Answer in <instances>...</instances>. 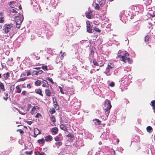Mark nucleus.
<instances>
[{"label": "nucleus", "instance_id": "1", "mask_svg": "<svg viewBox=\"0 0 155 155\" xmlns=\"http://www.w3.org/2000/svg\"><path fill=\"white\" fill-rule=\"evenodd\" d=\"M116 58H119L120 60L124 63H127V61L130 64L132 62V61L130 59L129 54L126 51L120 50Z\"/></svg>", "mask_w": 155, "mask_h": 155}, {"label": "nucleus", "instance_id": "2", "mask_svg": "<svg viewBox=\"0 0 155 155\" xmlns=\"http://www.w3.org/2000/svg\"><path fill=\"white\" fill-rule=\"evenodd\" d=\"M105 107L106 108L104 109L105 110V114L107 117H108L110 112V109L111 108V105L110 100L106 99L104 102Z\"/></svg>", "mask_w": 155, "mask_h": 155}, {"label": "nucleus", "instance_id": "3", "mask_svg": "<svg viewBox=\"0 0 155 155\" xmlns=\"http://www.w3.org/2000/svg\"><path fill=\"white\" fill-rule=\"evenodd\" d=\"M24 19L23 15H20L19 16H16L15 17V21L16 23L21 24Z\"/></svg>", "mask_w": 155, "mask_h": 155}, {"label": "nucleus", "instance_id": "4", "mask_svg": "<svg viewBox=\"0 0 155 155\" xmlns=\"http://www.w3.org/2000/svg\"><path fill=\"white\" fill-rule=\"evenodd\" d=\"M4 27L5 28H4V30L5 33H8L11 29V27L9 24H5L4 25Z\"/></svg>", "mask_w": 155, "mask_h": 155}, {"label": "nucleus", "instance_id": "5", "mask_svg": "<svg viewBox=\"0 0 155 155\" xmlns=\"http://www.w3.org/2000/svg\"><path fill=\"white\" fill-rule=\"evenodd\" d=\"M87 31L89 33H92V29L89 22H87Z\"/></svg>", "mask_w": 155, "mask_h": 155}, {"label": "nucleus", "instance_id": "6", "mask_svg": "<svg viewBox=\"0 0 155 155\" xmlns=\"http://www.w3.org/2000/svg\"><path fill=\"white\" fill-rule=\"evenodd\" d=\"M45 93L46 95L48 97L51 96V92L49 89L47 88L45 89Z\"/></svg>", "mask_w": 155, "mask_h": 155}, {"label": "nucleus", "instance_id": "7", "mask_svg": "<svg viewBox=\"0 0 155 155\" xmlns=\"http://www.w3.org/2000/svg\"><path fill=\"white\" fill-rule=\"evenodd\" d=\"M92 11H90L89 12L86 14V17L88 19H91L92 18Z\"/></svg>", "mask_w": 155, "mask_h": 155}, {"label": "nucleus", "instance_id": "8", "mask_svg": "<svg viewBox=\"0 0 155 155\" xmlns=\"http://www.w3.org/2000/svg\"><path fill=\"white\" fill-rule=\"evenodd\" d=\"M60 128L61 129L64 131H68L67 127L64 125L61 124L60 126Z\"/></svg>", "mask_w": 155, "mask_h": 155}, {"label": "nucleus", "instance_id": "9", "mask_svg": "<svg viewBox=\"0 0 155 155\" xmlns=\"http://www.w3.org/2000/svg\"><path fill=\"white\" fill-rule=\"evenodd\" d=\"M35 93L37 94H39L41 96L43 97V94L42 93V91L40 88L36 90L35 91Z\"/></svg>", "mask_w": 155, "mask_h": 155}, {"label": "nucleus", "instance_id": "10", "mask_svg": "<svg viewBox=\"0 0 155 155\" xmlns=\"http://www.w3.org/2000/svg\"><path fill=\"white\" fill-rule=\"evenodd\" d=\"M40 109L39 107L38 106H34L32 108L30 112V113L31 114L33 115L34 114V111L35 110H39Z\"/></svg>", "mask_w": 155, "mask_h": 155}, {"label": "nucleus", "instance_id": "11", "mask_svg": "<svg viewBox=\"0 0 155 155\" xmlns=\"http://www.w3.org/2000/svg\"><path fill=\"white\" fill-rule=\"evenodd\" d=\"M42 87H49V84H48V82L46 81L45 80H44L42 81Z\"/></svg>", "mask_w": 155, "mask_h": 155}, {"label": "nucleus", "instance_id": "12", "mask_svg": "<svg viewBox=\"0 0 155 155\" xmlns=\"http://www.w3.org/2000/svg\"><path fill=\"white\" fill-rule=\"evenodd\" d=\"M45 140L46 141H51L53 140L52 137L50 135H48L45 137Z\"/></svg>", "mask_w": 155, "mask_h": 155}, {"label": "nucleus", "instance_id": "13", "mask_svg": "<svg viewBox=\"0 0 155 155\" xmlns=\"http://www.w3.org/2000/svg\"><path fill=\"white\" fill-rule=\"evenodd\" d=\"M3 76L4 79L5 80H7L8 79V78L10 77V74L9 72H8L4 74H3Z\"/></svg>", "mask_w": 155, "mask_h": 155}, {"label": "nucleus", "instance_id": "14", "mask_svg": "<svg viewBox=\"0 0 155 155\" xmlns=\"http://www.w3.org/2000/svg\"><path fill=\"white\" fill-rule=\"evenodd\" d=\"M58 131V128L57 127H54L51 129V131L55 134H57Z\"/></svg>", "mask_w": 155, "mask_h": 155}, {"label": "nucleus", "instance_id": "15", "mask_svg": "<svg viewBox=\"0 0 155 155\" xmlns=\"http://www.w3.org/2000/svg\"><path fill=\"white\" fill-rule=\"evenodd\" d=\"M107 67L109 69H112L114 68V65L113 63H109L107 64Z\"/></svg>", "mask_w": 155, "mask_h": 155}, {"label": "nucleus", "instance_id": "16", "mask_svg": "<svg viewBox=\"0 0 155 155\" xmlns=\"http://www.w3.org/2000/svg\"><path fill=\"white\" fill-rule=\"evenodd\" d=\"M0 90H2L3 91H5L4 85L0 81Z\"/></svg>", "mask_w": 155, "mask_h": 155}, {"label": "nucleus", "instance_id": "17", "mask_svg": "<svg viewBox=\"0 0 155 155\" xmlns=\"http://www.w3.org/2000/svg\"><path fill=\"white\" fill-rule=\"evenodd\" d=\"M35 84L36 86H39L41 84V81L39 80H37L35 82Z\"/></svg>", "mask_w": 155, "mask_h": 155}, {"label": "nucleus", "instance_id": "18", "mask_svg": "<svg viewBox=\"0 0 155 155\" xmlns=\"http://www.w3.org/2000/svg\"><path fill=\"white\" fill-rule=\"evenodd\" d=\"M110 69L107 68L106 69V71L105 72V74L108 76H109L111 75V73L110 72Z\"/></svg>", "mask_w": 155, "mask_h": 155}, {"label": "nucleus", "instance_id": "19", "mask_svg": "<svg viewBox=\"0 0 155 155\" xmlns=\"http://www.w3.org/2000/svg\"><path fill=\"white\" fill-rule=\"evenodd\" d=\"M37 142L39 144H43L45 143V139L44 138H42L41 139H39L38 140Z\"/></svg>", "mask_w": 155, "mask_h": 155}, {"label": "nucleus", "instance_id": "20", "mask_svg": "<svg viewBox=\"0 0 155 155\" xmlns=\"http://www.w3.org/2000/svg\"><path fill=\"white\" fill-rule=\"evenodd\" d=\"M147 130L148 132L149 133H151L153 131V129L152 127L150 126H148L147 127Z\"/></svg>", "mask_w": 155, "mask_h": 155}, {"label": "nucleus", "instance_id": "21", "mask_svg": "<svg viewBox=\"0 0 155 155\" xmlns=\"http://www.w3.org/2000/svg\"><path fill=\"white\" fill-rule=\"evenodd\" d=\"M42 65L41 68L45 71H47L48 70L47 68V65H44V64H41Z\"/></svg>", "mask_w": 155, "mask_h": 155}, {"label": "nucleus", "instance_id": "22", "mask_svg": "<svg viewBox=\"0 0 155 155\" xmlns=\"http://www.w3.org/2000/svg\"><path fill=\"white\" fill-rule=\"evenodd\" d=\"M100 5L102 7L105 4V1L104 0H101L99 2Z\"/></svg>", "mask_w": 155, "mask_h": 155}, {"label": "nucleus", "instance_id": "23", "mask_svg": "<svg viewBox=\"0 0 155 155\" xmlns=\"http://www.w3.org/2000/svg\"><path fill=\"white\" fill-rule=\"evenodd\" d=\"M53 104L54 107L56 109L58 110L59 109V107L58 105V104L57 102L53 103Z\"/></svg>", "mask_w": 155, "mask_h": 155}, {"label": "nucleus", "instance_id": "24", "mask_svg": "<svg viewBox=\"0 0 155 155\" xmlns=\"http://www.w3.org/2000/svg\"><path fill=\"white\" fill-rule=\"evenodd\" d=\"M150 38V36L149 35H147L145 36L144 38V41L147 42L149 41V40Z\"/></svg>", "mask_w": 155, "mask_h": 155}, {"label": "nucleus", "instance_id": "25", "mask_svg": "<svg viewBox=\"0 0 155 155\" xmlns=\"http://www.w3.org/2000/svg\"><path fill=\"white\" fill-rule=\"evenodd\" d=\"M34 72H35V74L36 75L41 74L43 72V71L41 70H39V71H34Z\"/></svg>", "mask_w": 155, "mask_h": 155}, {"label": "nucleus", "instance_id": "26", "mask_svg": "<svg viewBox=\"0 0 155 155\" xmlns=\"http://www.w3.org/2000/svg\"><path fill=\"white\" fill-rule=\"evenodd\" d=\"M16 89L17 90V92L18 93H20L21 92V90L20 88L18 86H17L16 87Z\"/></svg>", "mask_w": 155, "mask_h": 155}, {"label": "nucleus", "instance_id": "27", "mask_svg": "<svg viewBox=\"0 0 155 155\" xmlns=\"http://www.w3.org/2000/svg\"><path fill=\"white\" fill-rule=\"evenodd\" d=\"M95 120L96 121V122L98 123L97 124L98 125H101V121L100 120L96 118L93 120V121H94Z\"/></svg>", "mask_w": 155, "mask_h": 155}, {"label": "nucleus", "instance_id": "28", "mask_svg": "<svg viewBox=\"0 0 155 155\" xmlns=\"http://www.w3.org/2000/svg\"><path fill=\"white\" fill-rule=\"evenodd\" d=\"M93 63L96 66H99V64L97 63V61H96V59H94L93 60Z\"/></svg>", "mask_w": 155, "mask_h": 155}, {"label": "nucleus", "instance_id": "29", "mask_svg": "<svg viewBox=\"0 0 155 155\" xmlns=\"http://www.w3.org/2000/svg\"><path fill=\"white\" fill-rule=\"evenodd\" d=\"M27 78L26 77H24L20 78L18 80V81L20 82L25 81L27 79Z\"/></svg>", "mask_w": 155, "mask_h": 155}, {"label": "nucleus", "instance_id": "30", "mask_svg": "<svg viewBox=\"0 0 155 155\" xmlns=\"http://www.w3.org/2000/svg\"><path fill=\"white\" fill-rule=\"evenodd\" d=\"M94 8L96 10H99L100 8V6L98 4L95 3V4Z\"/></svg>", "mask_w": 155, "mask_h": 155}, {"label": "nucleus", "instance_id": "31", "mask_svg": "<svg viewBox=\"0 0 155 155\" xmlns=\"http://www.w3.org/2000/svg\"><path fill=\"white\" fill-rule=\"evenodd\" d=\"M50 120L51 121L53 122V123H54L56 121L55 118L54 116H53L51 117Z\"/></svg>", "mask_w": 155, "mask_h": 155}, {"label": "nucleus", "instance_id": "32", "mask_svg": "<svg viewBox=\"0 0 155 155\" xmlns=\"http://www.w3.org/2000/svg\"><path fill=\"white\" fill-rule=\"evenodd\" d=\"M94 29L97 32L99 33L101 31L100 29H99L98 28H97L96 27H95L94 28Z\"/></svg>", "mask_w": 155, "mask_h": 155}, {"label": "nucleus", "instance_id": "33", "mask_svg": "<svg viewBox=\"0 0 155 155\" xmlns=\"http://www.w3.org/2000/svg\"><path fill=\"white\" fill-rule=\"evenodd\" d=\"M62 142L61 141H59L58 142H56L55 143V144L57 146H61L62 145Z\"/></svg>", "mask_w": 155, "mask_h": 155}, {"label": "nucleus", "instance_id": "34", "mask_svg": "<svg viewBox=\"0 0 155 155\" xmlns=\"http://www.w3.org/2000/svg\"><path fill=\"white\" fill-rule=\"evenodd\" d=\"M46 79L50 81L52 84H53L54 82H53L52 79L49 77L47 78Z\"/></svg>", "mask_w": 155, "mask_h": 155}, {"label": "nucleus", "instance_id": "35", "mask_svg": "<svg viewBox=\"0 0 155 155\" xmlns=\"http://www.w3.org/2000/svg\"><path fill=\"white\" fill-rule=\"evenodd\" d=\"M50 112L51 114H52L55 112V110L54 108L50 110Z\"/></svg>", "mask_w": 155, "mask_h": 155}, {"label": "nucleus", "instance_id": "36", "mask_svg": "<svg viewBox=\"0 0 155 155\" xmlns=\"http://www.w3.org/2000/svg\"><path fill=\"white\" fill-rule=\"evenodd\" d=\"M66 55V54L65 52H64L62 54H61L60 57L61 59V60H63L64 58V56H65Z\"/></svg>", "mask_w": 155, "mask_h": 155}, {"label": "nucleus", "instance_id": "37", "mask_svg": "<svg viewBox=\"0 0 155 155\" xmlns=\"http://www.w3.org/2000/svg\"><path fill=\"white\" fill-rule=\"evenodd\" d=\"M39 132H41L40 130L38 129L37 128H35L34 130V133L37 134Z\"/></svg>", "mask_w": 155, "mask_h": 155}, {"label": "nucleus", "instance_id": "38", "mask_svg": "<svg viewBox=\"0 0 155 155\" xmlns=\"http://www.w3.org/2000/svg\"><path fill=\"white\" fill-rule=\"evenodd\" d=\"M67 137H70L71 138H73L74 137V136L73 134L71 133L69 134L68 135L66 136Z\"/></svg>", "mask_w": 155, "mask_h": 155}, {"label": "nucleus", "instance_id": "39", "mask_svg": "<svg viewBox=\"0 0 155 155\" xmlns=\"http://www.w3.org/2000/svg\"><path fill=\"white\" fill-rule=\"evenodd\" d=\"M58 87H59V89H60L61 93L62 94H64V93L63 90L62 88L61 87L59 86H58Z\"/></svg>", "mask_w": 155, "mask_h": 155}, {"label": "nucleus", "instance_id": "40", "mask_svg": "<svg viewBox=\"0 0 155 155\" xmlns=\"http://www.w3.org/2000/svg\"><path fill=\"white\" fill-rule=\"evenodd\" d=\"M27 105L28 106L27 110L28 111L30 110L31 106V105L30 104H28Z\"/></svg>", "mask_w": 155, "mask_h": 155}, {"label": "nucleus", "instance_id": "41", "mask_svg": "<svg viewBox=\"0 0 155 155\" xmlns=\"http://www.w3.org/2000/svg\"><path fill=\"white\" fill-rule=\"evenodd\" d=\"M13 3H15V2L14 1L12 2H10L9 3V5L12 8H13L14 7V5H12V4Z\"/></svg>", "mask_w": 155, "mask_h": 155}, {"label": "nucleus", "instance_id": "42", "mask_svg": "<svg viewBox=\"0 0 155 155\" xmlns=\"http://www.w3.org/2000/svg\"><path fill=\"white\" fill-rule=\"evenodd\" d=\"M109 86L111 87H114L115 86V84L114 82H112L110 84Z\"/></svg>", "mask_w": 155, "mask_h": 155}, {"label": "nucleus", "instance_id": "43", "mask_svg": "<svg viewBox=\"0 0 155 155\" xmlns=\"http://www.w3.org/2000/svg\"><path fill=\"white\" fill-rule=\"evenodd\" d=\"M54 139L56 141H59L60 140V137H59L56 136L55 137Z\"/></svg>", "mask_w": 155, "mask_h": 155}, {"label": "nucleus", "instance_id": "44", "mask_svg": "<svg viewBox=\"0 0 155 155\" xmlns=\"http://www.w3.org/2000/svg\"><path fill=\"white\" fill-rule=\"evenodd\" d=\"M4 18L3 17H1L0 18V23H2L4 22V21L3 20Z\"/></svg>", "mask_w": 155, "mask_h": 155}, {"label": "nucleus", "instance_id": "45", "mask_svg": "<svg viewBox=\"0 0 155 155\" xmlns=\"http://www.w3.org/2000/svg\"><path fill=\"white\" fill-rule=\"evenodd\" d=\"M39 116H41V114L39 113L37 114L35 116V117L36 118H38Z\"/></svg>", "mask_w": 155, "mask_h": 155}, {"label": "nucleus", "instance_id": "46", "mask_svg": "<svg viewBox=\"0 0 155 155\" xmlns=\"http://www.w3.org/2000/svg\"><path fill=\"white\" fill-rule=\"evenodd\" d=\"M25 153L26 154H29V155H31L32 153V151H31L30 152L26 151L25 152Z\"/></svg>", "mask_w": 155, "mask_h": 155}, {"label": "nucleus", "instance_id": "47", "mask_svg": "<svg viewBox=\"0 0 155 155\" xmlns=\"http://www.w3.org/2000/svg\"><path fill=\"white\" fill-rule=\"evenodd\" d=\"M11 12L14 13H18V12L16 10L13 9L11 10Z\"/></svg>", "mask_w": 155, "mask_h": 155}, {"label": "nucleus", "instance_id": "48", "mask_svg": "<svg viewBox=\"0 0 155 155\" xmlns=\"http://www.w3.org/2000/svg\"><path fill=\"white\" fill-rule=\"evenodd\" d=\"M26 93H27V91H22L21 94L23 95L24 96V95H26Z\"/></svg>", "mask_w": 155, "mask_h": 155}, {"label": "nucleus", "instance_id": "49", "mask_svg": "<svg viewBox=\"0 0 155 155\" xmlns=\"http://www.w3.org/2000/svg\"><path fill=\"white\" fill-rule=\"evenodd\" d=\"M27 72V76H29L31 75V71L30 70H28L26 72Z\"/></svg>", "mask_w": 155, "mask_h": 155}, {"label": "nucleus", "instance_id": "50", "mask_svg": "<svg viewBox=\"0 0 155 155\" xmlns=\"http://www.w3.org/2000/svg\"><path fill=\"white\" fill-rule=\"evenodd\" d=\"M151 103L152 104L151 106H155V101H154V100L152 101H151Z\"/></svg>", "mask_w": 155, "mask_h": 155}, {"label": "nucleus", "instance_id": "51", "mask_svg": "<svg viewBox=\"0 0 155 155\" xmlns=\"http://www.w3.org/2000/svg\"><path fill=\"white\" fill-rule=\"evenodd\" d=\"M21 24L16 23V27L18 28H20V26Z\"/></svg>", "mask_w": 155, "mask_h": 155}, {"label": "nucleus", "instance_id": "52", "mask_svg": "<svg viewBox=\"0 0 155 155\" xmlns=\"http://www.w3.org/2000/svg\"><path fill=\"white\" fill-rule=\"evenodd\" d=\"M41 132H39V133H38L37 134H35V133H34V137H36L38 135V134H41Z\"/></svg>", "mask_w": 155, "mask_h": 155}, {"label": "nucleus", "instance_id": "53", "mask_svg": "<svg viewBox=\"0 0 155 155\" xmlns=\"http://www.w3.org/2000/svg\"><path fill=\"white\" fill-rule=\"evenodd\" d=\"M27 87L28 88V89H31V86L30 84L29 83L27 84Z\"/></svg>", "mask_w": 155, "mask_h": 155}, {"label": "nucleus", "instance_id": "54", "mask_svg": "<svg viewBox=\"0 0 155 155\" xmlns=\"http://www.w3.org/2000/svg\"><path fill=\"white\" fill-rule=\"evenodd\" d=\"M17 131H19V133L21 134H23L24 133V131L21 129H19L18 130H17Z\"/></svg>", "mask_w": 155, "mask_h": 155}, {"label": "nucleus", "instance_id": "55", "mask_svg": "<svg viewBox=\"0 0 155 155\" xmlns=\"http://www.w3.org/2000/svg\"><path fill=\"white\" fill-rule=\"evenodd\" d=\"M52 100H53V103L57 102L56 99L55 98L53 97V99H52Z\"/></svg>", "mask_w": 155, "mask_h": 155}, {"label": "nucleus", "instance_id": "56", "mask_svg": "<svg viewBox=\"0 0 155 155\" xmlns=\"http://www.w3.org/2000/svg\"><path fill=\"white\" fill-rule=\"evenodd\" d=\"M94 52H95L94 51L93 49L91 50V54L93 56H94Z\"/></svg>", "mask_w": 155, "mask_h": 155}, {"label": "nucleus", "instance_id": "57", "mask_svg": "<svg viewBox=\"0 0 155 155\" xmlns=\"http://www.w3.org/2000/svg\"><path fill=\"white\" fill-rule=\"evenodd\" d=\"M40 152L38 151H36V152H35V155H39V154L40 153Z\"/></svg>", "mask_w": 155, "mask_h": 155}, {"label": "nucleus", "instance_id": "58", "mask_svg": "<svg viewBox=\"0 0 155 155\" xmlns=\"http://www.w3.org/2000/svg\"><path fill=\"white\" fill-rule=\"evenodd\" d=\"M8 98V97H6V96L4 97L3 98V99L6 101H7V100Z\"/></svg>", "mask_w": 155, "mask_h": 155}, {"label": "nucleus", "instance_id": "59", "mask_svg": "<svg viewBox=\"0 0 155 155\" xmlns=\"http://www.w3.org/2000/svg\"><path fill=\"white\" fill-rule=\"evenodd\" d=\"M124 103H125L127 104H128V103H129V101L127 100H125L124 101Z\"/></svg>", "mask_w": 155, "mask_h": 155}, {"label": "nucleus", "instance_id": "60", "mask_svg": "<svg viewBox=\"0 0 155 155\" xmlns=\"http://www.w3.org/2000/svg\"><path fill=\"white\" fill-rule=\"evenodd\" d=\"M45 153L42 151L40 153L39 155H45Z\"/></svg>", "mask_w": 155, "mask_h": 155}, {"label": "nucleus", "instance_id": "61", "mask_svg": "<svg viewBox=\"0 0 155 155\" xmlns=\"http://www.w3.org/2000/svg\"><path fill=\"white\" fill-rule=\"evenodd\" d=\"M27 123L29 125H31L32 123V122L31 121H28Z\"/></svg>", "mask_w": 155, "mask_h": 155}, {"label": "nucleus", "instance_id": "62", "mask_svg": "<svg viewBox=\"0 0 155 155\" xmlns=\"http://www.w3.org/2000/svg\"><path fill=\"white\" fill-rule=\"evenodd\" d=\"M40 68H41L40 67L34 68H33V69H36V70H39V69H40Z\"/></svg>", "mask_w": 155, "mask_h": 155}, {"label": "nucleus", "instance_id": "63", "mask_svg": "<svg viewBox=\"0 0 155 155\" xmlns=\"http://www.w3.org/2000/svg\"><path fill=\"white\" fill-rule=\"evenodd\" d=\"M153 109V110L154 112L155 113V105L152 106Z\"/></svg>", "mask_w": 155, "mask_h": 155}, {"label": "nucleus", "instance_id": "64", "mask_svg": "<svg viewBox=\"0 0 155 155\" xmlns=\"http://www.w3.org/2000/svg\"><path fill=\"white\" fill-rule=\"evenodd\" d=\"M0 155H5L3 152L0 153Z\"/></svg>", "mask_w": 155, "mask_h": 155}]
</instances>
